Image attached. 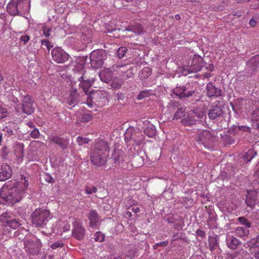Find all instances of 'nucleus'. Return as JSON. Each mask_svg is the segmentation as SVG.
<instances>
[{"label":"nucleus","instance_id":"4d7b16f0","mask_svg":"<svg viewBox=\"0 0 259 259\" xmlns=\"http://www.w3.org/2000/svg\"><path fill=\"white\" fill-rule=\"evenodd\" d=\"M238 128L240 130V131H244V132H249L250 131V128L247 126H243V125H241V126H238Z\"/></svg>","mask_w":259,"mask_h":259},{"label":"nucleus","instance_id":"338daca9","mask_svg":"<svg viewBox=\"0 0 259 259\" xmlns=\"http://www.w3.org/2000/svg\"><path fill=\"white\" fill-rule=\"evenodd\" d=\"M254 257L256 259H259V250H257L254 255Z\"/></svg>","mask_w":259,"mask_h":259},{"label":"nucleus","instance_id":"7ed1b4c3","mask_svg":"<svg viewBox=\"0 0 259 259\" xmlns=\"http://www.w3.org/2000/svg\"><path fill=\"white\" fill-rule=\"evenodd\" d=\"M30 0H11L8 4L7 10L11 15H23L29 12Z\"/></svg>","mask_w":259,"mask_h":259},{"label":"nucleus","instance_id":"9b49d317","mask_svg":"<svg viewBox=\"0 0 259 259\" xmlns=\"http://www.w3.org/2000/svg\"><path fill=\"white\" fill-rule=\"evenodd\" d=\"M73 229L72 230V236L76 239L83 240L85 235V229L82 227L79 221L75 220L73 222Z\"/></svg>","mask_w":259,"mask_h":259},{"label":"nucleus","instance_id":"f3484780","mask_svg":"<svg viewBox=\"0 0 259 259\" xmlns=\"http://www.w3.org/2000/svg\"><path fill=\"white\" fill-rule=\"evenodd\" d=\"M206 95L209 97H219L221 95V90L216 88L211 82L206 85Z\"/></svg>","mask_w":259,"mask_h":259},{"label":"nucleus","instance_id":"2f4dec72","mask_svg":"<svg viewBox=\"0 0 259 259\" xmlns=\"http://www.w3.org/2000/svg\"><path fill=\"white\" fill-rule=\"evenodd\" d=\"M255 155L256 153L252 149H248L247 151L242 155V158L247 162H249Z\"/></svg>","mask_w":259,"mask_h":259},{"label":"nucleus","instance_id":"bf43d9fd","mask_svg":"<svg viewBox=\"0 0 259 259\" xmlns=\"http://www.w3.org/2000/svg\"><path fill=\"white\" fill-rule=\"evenodd\" d=\"M196 233L198 236H201L202 237H203L205 236V232L201 230H200V229L197 230L196 231Z\"/></svg>","mask_w":259,"mask_h":259},{"label":"nucleus","instance_id":"e433bc0d","mask_svg":"<svg viewBox=\"0 0 259 259\" xmlns=\"http://www.w3.org/2000/svg\"><path fill=\"white\" fill-rule=\"evenodd\" d=\"M235 232L238 236L243 237L247 235L248 231L242 227H238L236 228Z\"/></svg>","mask_w":259,"mask_h":259},{"label":"nucleus","instance_id":"72a5a7b5","mask_svg":"<svg viewBox=\"0 0 259 259\" xmlns=\"http://www.w3.org/2000/svg\"><path fill=\"white\" fill-rule=\"evenodd\" d=\"M133 68L130 67L128 69H126V70L121 75H119V77L122 79H127L133 77L134 75Z\"/></svg>","mask_w":259,"mask_h":259},{"label":"nucleus","instance_id":"4468645a","mask_svg":"<svg viewBox=\"0 0 259 259\" xmlns=\"http://www.w3.org/2000/svg\"><path fill=\"white\" fill-rule=\"evenodd\" d=\"M133 128H128L126 130L124 134L125 141L133 140L137 145H141L144 142V137L143 135L141 133H138V139H137L135 135L133 134Z\"/></svg>","mask_w":259,"mask_h":259},{"label":"nucleus","instance_id":"58836bf2","mask_svg":"<svg viewBox=\"0 0 259 259\" xmlns=\"http://www.w3.org/2000/svg\"><path fill=\"white\" fill-rule=\"evenodd\" d=\"M97 191V188L95 186H86L85 187V193L86 194L91 195L93 193H96Z\"/></svg>","mask_w":259,"mask_h":259},{"label":"nucleus","instance_id":"a19ab883","mask_svg":"<svg viewBox=\"0 0 259 259\" xmlns=\"http://www.w3.org/2000/svg\"><path fill=\"white\" fill-rule=\"evenodd\" d=\"M89 141V139L86 137H83L82 136H78L77 138V143L79 146L87 144Z\"/></svg>","mask_w":259,"mask_h":259},{"label":"nucleus","instance_id":"c85d7f7f","mask_svg":"<svg viewBox=\"0 0 259 259\" xmlns=\"http://www.w3.org/2000/svg\"><path fill=\"white\" fill-rule=\"evenodd\" d=\"M128 31H132L139 34L143 33V27L140 24H136L134 25L128 26L125 29Z\"/></svg>","mask_w":259,"mask_h":259},{"label":"nucleus","instance_id":"4c0bfd02","mask_svg":"<svg viewBox=\"0 0 259 259\" xmlns=\"http://www.w3.org/2000/svg\"><path fill=\"white\" fill-rule=\"evenodd\" d=\"M251 118L252 120L257 121L259 120V106L256 107L252 111L251 115Z\"/></svg>","mask_w":259,"mask_h":259},{"label":"nucleus","instance_id":"9d476101","mask_svg":"<svg viewBox=\"0 0 259 259\" xmlns=\"http://www.w3.org/2000/svg\"><path fill=\"white\" fill-rule=\"evenodd\" d=\"M102 51H94L90 55L91 65L92 67H101L104 63V56Z\"/></svg>","mask_w":259,"mask_h":259},{"label":"nucleus","instance_id":"5fc2aeb1","mask_svg":"<svg viewBox=\"0 0 259 259\" xmlns=\"http://www.w3.org/2000/svg\"><path fill=\"white\" fill-rule=\"evenodd\" d=\"M20 40L23 41L24 44H26L30 39L29 36L27 35H22L20 37Z\"/></svg>","mask_w":259,"mask_h":259},{"label":"nucleus","instance_id":"a878e982","mask_svg":"<svg viewBox=\"0 0 259 259\" xmlns=\"http://www.w3.org/2000/svg\"><path fill=\"white\" fill-rule=\"evenodd\" d=\"M51 141L58 145L62 149H65L67 148L69 142L67 140L62 138L58 136H54Z\"/></svg>","mask_w":259,"mask_h":259},{"label":"nucleus","instance_id":"c9c22d12","mask_svg":"<svg viewBox=\"0 0 259 259\" xmlns=\"http://www.w3.org/2000/svg\"><path fill=\"white\" fill-rule=\"evenodd\" d=\"M151 90H144L142 91L138 94L137 96V99L138 100H142L144 98H147L150 97L151 95H152Z\"/></svg>","mask_w":259,"mask_h":259},{"label":"nucleus","instance_id":"423d86ee","mask_svg":"<svg viewBox=\"0 0 259 259\" xmlns=\"http://www.w3.org/2000/svg\"><path fill=\"white\" fill-rule=\"evenodd\" d=\"M50 215V212L49 210L37 208L31 214L32 222L36 227H42L49 221Z\"/></svg>","mask_w":259,"mask_h":259},{"label":"nucleus","instance_id":"13d9d810","mask_svg":"<svg viewBox=\"0 0 259 259\" xmlns=\"http://www.w3.org/2000/svg\"><path fill=\"white\" fill-rule=\"evenodd\" d=\"M6 132L7 133V135L8 136H11L14 134L13 131L11 128H9L8 126L6 127Z\"/></svg>","mask_w":259,"mask_h":259},{"label":"nucleus","instance_id":"f03ea898","mask_svg":"<svg viewBox=\"0 0 259 259\" xmlns=\"http://www.w3.org/2000/svg\"><path fill=\"white\" fill-rule=\"evenodd\" d=\"M113 165L118 168L123 169H130L133 166L139 167L140 165L134 164V160H141V157L135 156L133 157V163L130 162V156L126 152L121 149L115 150L112 154Z\"/></svg>","mask_w":259,"mask_h":259},{"label":"nucleus","instance_id":"8fccbe9b","mask_svg":"<svg viewBox=\"0 0 259 259\" xmlns=\"http://www.w3.org/2000/svg\"><path fill=\"white\" fill-rule=\"evenodd\" d=\"M30 136L33 138H37L39 136V132L37 128L33 129L30 134Z\"/></svg>","mask_w":259,"mask_h":259},{"label":"nucleus","instance_id":"f8f14e48","mask_svg":"<svg viewBox=\"0 0 259 259\" xmlns=\"http://www.w3.org/2000/svg\"><path fill=\"white\" fill-rule=\"evenodd\" d=\"M214 139V137L211 133L207 130L203 131L198 135V141H200L205 147L212 145Z\"/></svg>","mask_w":259,"mask_h":259},{"label":"nucleus","instance_id":"a211bd4d","mask_svg":"<svg viewBox=\"0 0 259 259\" xmlns=\"http://www.w3.org/2000/svg\"><path fill=\"white\" fill-rule=\"evenodd\" d=\"M223 110L221 106H213L209 110L208 116L210 119L213 120L222 116Z\"/></svg>","mask_w":259,"mask_h":259},{"label":"nucleus","instance_id":"0eeeda50","mask_svg":"<svg viewBox=\"0 0 259 259\" xmlns=\"http://www.w3.org/2000/svg\"><path fill=\"white\" fill-rule=\"evenodd\" d=\"M79 80L80 81L79 83L80 88L82 89L86 95L89 94L87 102L89 105H90V102L92 101V99L97 100L98 99V97L101 94V91L98 90L94 92L89 91L92 87V83L94 81L93 79H87L85 81L83 79V77L81 76L79 78Z\"/></svg>","mask_w":259,"mask_h":259},{"label":"nucleus","instance_id":"cd10ccee","mask_svg":"<svg viewBox=\"0 0 259 259\" xmlns=\"http://www.w3.org/2000/svg\"><path fill=\"white\" fill-rule=\"evenodd\" d=\"M12 219V214L11 212L6 211L0 215V222L3 223V227L6 226V224H8Z\"/></svg>","mask_w":259,"mask_h":259},{"label":"nucleus","instance_id":"c756f323","mask_svg":"<svg viewBox=\"0 0 259 259\" xmlns=\"http://www.w3.org/2000/svg\"><path fill=\"white\" fill-rule=\"evenodd\" d=\"M152 73L151 69L149 67H144L139 73V76L140 79H146L150 76Z\"/></svg>","mask_w":259,"mask_h":259},{"label":"nucleus","instance_id":"473e14b6","mask_svg":"<svg viewBox=\"0 0 259 259\" xmlns=\"http://www.w3.org/2000/svg\"><path fill=\"white\" fill-rule=\"evenodd\" d=\"M186 114L185 109L183 108H179L175 113L173 116V119H179L181 120L185 118Z\"/></svg>","mask_w":259,"mask_h":259},{"label":"nucleus","instance_id":"20e7f679","mask_svg":"<svg viewBox=\"0 0 259 259\" xmlns=\"http://www.w3.org/2000/svg\"><path fill=\"white\" fill-rule=\"evenodd\" d=\"M22 198L21 193H18L16 188L9 189L6 185L3 186L0 190V202L13 204L20 201Z\"/></svg>","mask_w":259,"mask_h":259},{"label":"nucleus","instance_id":"bb28decb","mask_svg":"<svg viewBox=\"0 0 259 259\" xmlns=\"http://www.w3.org/2000/svg\"><path fill=\"white\" fill-rule=\"evenodd\" d=\"M226 242L227 246L232 250L237 249L240 243L237 238L232 236H228L226 239Z\"/></svg>","mask_w":259,"mask_h":259},{"label":"nucleus","instance_id":"0e129e2a","mask_svg":"<svg viewBox=\"0 0 259 259\" xmlns=\"http://www.w3.org/2000/svg\"><path fill=\"white\" fill-rule=\"evenodd\" d=\"M132 210L133 212L135 213L139 212L140 211V209L139 207H133Z\"/></svg>","mask_w":259,"mask_h":259},{"label":"nucleus","instance_id":"c03bdc74","mask_svg":"<svg viewBox=\"0 0 259 259\" xmlns=\"http://www.w3.org/2000/svg\"><path fill=\"white\" fill-rule=\"evenodd\" d=\"M237 219L242 225L245 226L247 228L251 227L250 223L245 218L239 217Z\"/></svg>","mask_w":259,"mask_h":259},{"label":"nucleus","instance_id":"aec40b11","mask_svg":"<svg viewBox=\"0 0 259 259\" xmlns=\"http://www.w3.org/2000/svg\"><path fill=\"white\" fill-rule=\"evenodd\" d=\"M186 91V88L184 86H180L177 87L174 91L175 94L179 97L180 99H182L185 97H189L192 95L194 93V91H190L186 93H185Z\"/></svg>","mask_w":259,"mask_h":259},{"label":"nucleus","instance_id":"603ef678","mask_svg":"<svg viewBox=\"0 0 259 259\" xmlns=\"http://www.w3.org/2000/svg\"><path fill=\"white\" fill-rule=\"evenodd\" d=\"M45 179L46 182L49 183H53L54 182V180L53 178L48 174L45 175Z\"/></svg>","mask_w":259,"mask_h":259},{"label":"nucleus","instance_id":"09e8293b","mask_svg":"<svg viewBox=\"0 0 259 259\" xmlns=\"http://www.w3.org/2000/svg\"><path fill=\"white\" fill-rule=\"evenodd\" d=\"M8 115L7 109L0 106V119L7 117Z\"/></svg>","mask_w":259,"mask_h":259},{"label":"nucleus","instance_id":"39448f33","mask_svg":"<svg viewBox=\"0 0 259 259\" xmlns=\"http://www.w3.org/2000/svg\"><path fill=\"white\" fill-rule=\"evenodd\" d=\"M206 118L205 112L202 109H195L186 112L185 117L181 121L185 126H191L197 123L202 122Z\"/></svg>","mask_w":259,"mask_h":259},{"label":"nucleus","instance_id":"79ce46f5","mask_svg":"<svg viewBox=\"0 0 259 259\" xmlns=\"http://www.w3.org/2000/svg\"><path fill=\"white\" fill-rule=\"evenodd\" d=\"M41 30L42 31L44 35L46 37H48L51 35L52 32V29L51 28L47 26H44L41 28Z\"/></svg>","mask_w":259,"mask_h":259},{"label":"nucleus","instance_id":"412c9836","mask_svg":"<svg viewBox=\"0 0 259 259\" xmlns=\"http://www.w3.org/2000/svg\"><path fill=\"white\" fill-rule=\"evenodd\" d=\"M99 76L101 80L103 82L108 83L112 80L113 72L110 69L106 68L104 69L99 73Z\"/></svg>","mask_w":259,"mask_h":259},{"label":"nucleus","instance_id":"774afa93","mask_svg":"<svg viewBox=\"0 0 259 259\" xmlns=\"http://www.w3.org/2000/svg\"><path fill=\"white\" fill-rule=\"evenodd\" d=\"M113 259H125V257L123 256L120 255L117 257H115Z\"/></svg>","mask_w":259,"mask_h":259},{"label":"nucleus","instance_id":"b1692460","mask_svg":"<svg viewBox=\"0 0 259 259\" xmlns=\"http://www.w3.org/2000/svg\"><path fill=\"white\" fill-rule=\"evenodd\" d=\"M79 95L76 90H72L70 93L68 97L66 99V103L69 105H72L76 104Z\"/></svg>","mask_w":259,"mask_h":259},{"label":"nucleus","instance_id":"37998d69","mask_svg":"<svg viewBox=\"0 0 259 259\" xmlns=\"http://www.w3.org/2000/svg\"><path fill=\"white\" fill-rule=\"evenodd\" d=\"M122 84L121 80H112L110 83L111 87L113 89H119Z\"/></svg>","mask_w":259,"mask_h":259},{"label":"nucleus","instance_id":"69168bd1","mask_svg":"<svg viewBox=\"0 0 259 259\" xmlns=\"http://www.w3.org/2000/svg\"><path fill=\"white\" fill-rule=\"evenodd\" d=\"M70 229V225L68 224H66L64 226V231H68Z\"/></svg>","mask_w":259,"mask_h":259},{"label":"nucleus","instance_id":"7c9ffc66","mask_svg":"<svg viewBox=\"0 0 259 259\" xmlns=\"http://www.w3.org/2000/svg\"><path fill=\"white\" fill-rule=\"evenodd\" d=\"M128 68L126 64H115L113 66V70L114 71L118 72L119 76L121 75L126 69Z\"/></svg>","mask_w":259,"mask_h":259},{"label":"nucleus","instance_id":"f257e3e1","mask_svg":"<svg viewBox=\"0 0 259 259\" xmlns=\"http://www.w3.org/2000/svg\"><path fill=\"white\" fill-rule=\"evenodd\" d=\"M110 148L107 142L104 140L97 141L91 156L92 163L97 166L102 165L109 156Z\"/></svg>","mask_w":259,"mask_h":259},{"label":"nucleus","instance_id":"6e6552de","mask_svg":"<svg viewBox=\"0 0 259 259\" xmlns=\"http://www.w3.org/2000/svg\"><path fill=\"white\" fill-rule=\"evenodd\" d=\"M53 60L57 63H64L69 59V55L60 47H55L51 51Z\"/></svg>","mask_w":259,"mask_h":259},{"label":"nucleus","instance_id":"1a4fd4ad","mask_svg":"<svg viewBox=\"0 0 259 259\" xmlns=\"http://www.w3.org/2000/svg\"><path fill=\"white\" fill-rule=\"evenodd\" d=\"M32 98L29 95H26L23 97L21 100V104L22 111L26 114H31L34 111V108L33 105ZM20 106V105H17Z\"/></svg>","mask_w":259,"mask_h":259},{"label":"nucleus","instance_id":"ddd939ff","mask_svg":"<svg viewBox=\"0 0 259 259\" xmlns=\"http://www.w3.org/2000/svg\"><path fill=\"white\" fill-rule=\"evenodd\" d=\"M24 244L25 250L30 255H37L40 251V248L38 244L36 242L26 239Z\"/></svg>","mask_w":259,"mask_h":259},{"label":"nucleus","instance_id":"864d4df0","mask_svg":"<svg viewBox=\"0 0 259 259\" xmlns=\"http://www.w3.org/2000/svg\"><path fill=\"white\" fill-rule=\"evenodd\" d=\"M63 246V244L60 242H55L52 244L51 246L52 249H55L58 247H62Z\"/></svg>","mask_w":259,"mask_h":259},{"label":"nucleus","instance_id":"052dcab7","mask_svg":"<svg viewBox=\"0 0 259 259\" xmlns=\"http://www.w3.org/2000/svg\"><path fill=\"white\" fill-rule=\"evenodd\" d=\"M253 60L256 67H259V56H255Z\"/></svg>","mask_w":259,"mask_h":259},{"label":"nucleus","instance_id":"f704fd0d","mask_svg":"<svg viewBox=\"0 0 259 259\" xmlns=\"http://www.w3.org/2000/svg\"><path fill=\"white\" fill-rule=\"evenodd\" d=\"M144 133L145 135L150 138H153L156 135L155 128L152 125L151 126H148L145 128L144 131Z\"/></svg>","mask_w":259,"mask_h":259},{"label":"nucleus","instance_id":"5701e85b","mask_svg":"<svg viewBox=\"0 0 259 259\" xmlns=\"http://www.w3.org/2000/svg\"><path fill=\"white\" fill-rule=\"evenodd\" d=\"M90 221V226L92 227H96L99 222V217L95 210H91L88 215Z\"/></svg>","mask_w":259,"mask_h":259},{"label":"nucleus","instance_id":"ea45409f","mask_svg":"<svg viewBox=\"0 0 259 259\" xmlns=\"http://www.w3.org/2000/svg\"><path fill=\"white\" fill-rule=\"evenodd\" d=\"M127 49L126 47H121L117 51V55L118 57L121 59L124 57L125 53L127 52Z\"/></svg>","mask_w":259,"mask_h":259},{"label":"nucleus","instance_id":"680f3d73","mask_svg":"<svg viewBox=\"0 0 259 259\" xmlns=\"http://www.w3.org/2000/svg\"><path fill=\"white\" fill-rule=\"evenodd\" d=\"M253 245L255 248L258 247L259 248V236L257 237L256 241Z\"/></svg>","mask_w":259,"mask_h":259},{"label":"nucleus","instance_id":"e2e57ef3","mask_svg":"<svg viewBox=\"0 0 259 259\" xmlns=\"http://www.w3.org/2000/svg\"><path fill=\"white\" fill-rule=\"evenodd\" d=\"M249 24L252 26H254L256 25V21L253 19H251L249 21Z\"/></svg>","mask_w":259,"mask_h":259},{"label":"nucleus","instance_id":"49530a36","mask_svg":"<svg viewBox=\"0 0 259 259\" xmlns=\"http://www.w3.org/2000/svg\"><path fill=\"white\" fill-rule=\"evenodd\" d=\"M41 45L42 46H46L48 51H49L53 47V45L48 39H42L41 40Z\"/></svg>","mask_w":259,"mask_h":259},{"label":"nucleus","instance_id":"6ab92c4d","mask_svg":"<svg viewBox=\"0 0 259 259\" xmlns=\"http://www.w3.org/2000/svg\"><path fill=\"white\" fill-rule=\"evenodd\" d=\"M190 66L192 67V71H199L202 66V58L196 55H194Z\"/></svg>","mask_w":259,"mask_h":259},{"label":"nucleus","instance_id":"6e6d98bb","mask_svg":"<svg viewBox=\"0 0 259 259\" xmlns=\"http://www.w3.org/2000/svg\"><path fill=\"white\" fill-rule=\"evenodd\" d=\"M232 15L236 18H239L242 16V11L241 10H238L236 12H234L232 13Z\"/></svg>","mask_w":259,"mask_h":259},{"label":"nucleus","instance_id":"393cba45","mask_svg":"<svg viewBox=\"0 0 259 259\" xmlns=\"http://www.w3.org/2000/svg\"><path fill=\"white\" fill-rule=\"evenodd\" d=\"M21 180L22 182L19 183L16 188L17 189V191L18 193H21V194L23 196L24 193L25 192V190L29 186V182L26 178L24 176H21Z\"/></svg>","mask_w":259,"mask_h":259},{"label":"nucleus","instance_id":"de8ad7c7","mask_svg":"<svg viewBox=\"0 0 259 259\" xmlns=\"http://www.w3.org/2000/svg\"><path fill=\"white\" fill-rule=\"evenodd\" d=\"M95 240L96 241L103 242L105 240V235L100 232H97L95 234Z\"/></svg>","mask_w":259,"mask_h":259},{"label":"nucleus","instance_id":"3c124183","mask_svg":"<svg viewBox=\"0 0 259 259\" xmlns=\"http://www.w3.org/2000/svg\"><path fill=\"white\" fill-rule=\"evenodd\" d=\"M168 242L167 241H161L160 242L157 243L155 244L153 246V248L156 249L157 248L158 246H166L168 245Z\"/></svg>","mask_w":259,"mask_h":259},{"label":"nucleus","instance_id":"a18cd8bd","mask_svg":"<svg viewBox=\"0 0 259 259\" xmlns=\"http://www.w3.org/2000/svg\"><path fill=\"white\" fill-rule=\"evenodd\" d=\"M92 116L90 114L85 113L81 115L80 121L82 122H88L92 119Z\"/></svg>","mask_w":259,"mask_h":259},{"label":"nucleus","instance_id":"2eb2a0df","mask_svg":"<svg viewBox=\"0 0 259 259\" xmlns=\"http://www.w3.org/2000/svg\"><path fill=\"white\" fill-rule=\"evenodd\" d=\"M12 175V170L10 166L6 163L2 165L0 169V181H4L10 179Z\"/></svg>","mask_w":259,"mask_h":259},{"label":"nucleus","instance_id":"4be33fe9","mask_svg":"<svg viewBox=\"0 0 259 259\" xmlns=\"http://www.w3.org/2000/svg\"><path fill=\"white\" fill-rule=\"evenodd\" d=\"M257 193L255 191H247L246 196V204L251 208H253L255 204Z\"/></svg>","mask_w":259,"mask_h":259},{"label":"nucleus","instance_id":"dca6fc26","mask_svg":"<svg viewBox=\"0 0 259 259\" xmlns=\"http://www.w3.org/2000/svg\"><path fill=\"white\" fill-rule=\"evenodd\" d=\"M22 223L23 221L19 219H12L8 224H6V226L3 228L4 230L3 233L5 235L10 233L11 231L10 229H8V227L15 230L22 225Z\"/></svg>","mask_w":259,"mask_h":259}]
</instances>
